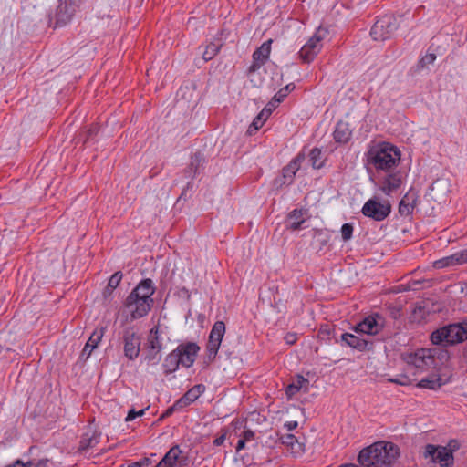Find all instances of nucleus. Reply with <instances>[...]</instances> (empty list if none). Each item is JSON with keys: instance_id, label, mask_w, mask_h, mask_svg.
<instances>
[{"instance_id": "f257e3e1", "label": "nucleus", "mask_w": 467, "mask_h": 467, "mask_svg": "<svg viewBox=\"0 0 467 467\" xmlns=\"http://www.w3.org/2000/svg\"><path fill=\"white\" fill-rule=\"evenodd\" d=\"M400 456L399 447L389 441H378L361 450L358 456L363 467H390Z\"/></svg>"}, {"instance_id": "f03ea898", "label": "nucleus", "mask_w": 467, "mask_h": 467, "mask_svg": "<svg viewBox=\"0 0 467 467\" xmlns=\"http://www.w3.org/2000/svg\"><path fill=\"white\" fill-rule=\"evenodd\" d=\"M155 286L151 279L147 278L140 282L130 292L124 302L132 320L145 317L153 306L152 296Z\"/></svg>"}, {"instance_id": "7ed1b4c3", "label": "nucleus", "mask_w": 467, "mask_h": 467, "mask_svg": "<svg viewBox=\"0 0 467 467\" xmlns=\"http://www.w3.org/2000/svg\"><path fill=\"white\" fill-rule=\"evenodd\" d=\"M368 162L377 171H390L400 161V150L389 142L372 146L367 154Z\"/></svg>"}, {"instance_id": "20e7f679", "label": "nucleus", "mask_w": 467, "mask_h": 467, "mask_svg": "<svg viewBox=\"0 0 467 467\" xmlns=\"http://www.w3.org/2000/svg\"><path fill=\"white\" fill-rule=\"evenodd\" d=\"M434 345H454L467 339V323H454L436 329L431 334Z\"/></svg>"}, {"instance_id": "39448f33", "label": "nucleus", "mask_w": 467, "mask_h": 467, "mask_svg": "<svg viewBox=\"0 0 467 467\" xmlns=\"http://www.w3.org/2000/svg\"><path fill=\"white\" fill-rule=\"evenodd\" d=\"M437 349L420 348L414 352L402 354V359L408 366L413 367L417 371L422 372L436 366L435 355Z\"/></svg>"}, {"instance_id": "423d86ee", "label": "nucleus", "mask_w": 467, "mask_h": 467, "mask_svg": "<svg viewBox=\"0 0 467 467\" xmlns=\"http://www.w3.org/2000/svg\"><path fill=\"white\" fill-rule=\"evenodd\" d=\"M422 456L428 463L433 464L431 467H452L454 464L451 450L444 446L427 444Z\"/></svg>"}, {"instance_id": "0eeeda50", "label": "nucleus", "mask_w": 467, "mask_h": 467, "mask_svg": "<svg viewBox=\"0 0 467 467\" xmlns=\"http://www.w3.org/2000/svg\"><path fill=\"white\" fill-rule=\"evenodd\" d=\"M398 28L397 20L392 16L379 18L370 30V36L375 41L389 39Z\"/></svg>"}, {"instance_id": "6e6552de", "label": "nucleus", "mask_w": 467, "mask_h": 467, "mask_svg": "<svg viewBox=\"0 0 467 467\" xmlns=\"http://www.w3.org/2000/svg\"><path fill=\"white\" fill-rule=\"evenodd\" d=\"M327 30L318 27L312 37L302 47L299 51V57L305 63L313 61L322 47V40L327 36Z\"/></svg>"}, {"instance_id": "1a4fd4ad", "label": "nucleus", "mask_w": 467, "mask_h": 467, "mask_svg": "<svg viewBox=\"0 0 467 467\" xmlns=\"http://www.w3.org/2000/svg\"><path fill=\"white\" fill-rule=\"evenodd\" d=\"M361 212L365 216L380 222L389 215L391 205L387 202H380L375 199H369L363 205Z\"/></svg>"}, {"instance_id": "9d476101", "label": "nucleus", "mask_w": 467, "mask_h": 467, "mask_svg": "<svg viewBox=\"0 0 467 467\" xmlns=\"http://www.w3.org/2000/svg\"><path fill=\"white\" fill-rule=\"evenodd\" d=\"M225 324L223 321H216L210 332L208 343L206 346L207 357L210 361L213 360L218 353L221 342L225 334Z\"/></svg>"}, {"instance_id": "9b49d317", "label": "nucleus", "mask_w": 467, "mask_h": 467, "mask_svg": "<svg viewBox=\"0 0 467 467\" xmlns=\"http://www.w3.org/2000/svg\"><path fill=\"white\" fill-rule=\"evenodd\" d=\"M124 355L129 359H135L140 351V337L132 327L123 331Z\"/></svg>"}, {"instance_id": "f8f14e48", "label": "nucleus", "mask_w": 467, "mask_h": 467, "mask_svg": "<svg viewBox=\"0 0 467 467\" xmlns=\"http://www.w3.org/2000/svg\"><path fill=\"white\" fill-rule=\"evenodd\" d=\"M382 317L379 315L369 316L354 327V331L367 335H376L383 328Z\"/></svg>"}, {"instance_id": "ddd939ff", "label": "nucleus", "mask_w": 467, "mask_h": 467, "mask_svg": "<svg viewBox=\"0 0 467 467\" xmlns=\"http://www.w3.org/2000/svg\"><path fill=\"white\" fill-rule=\"evenodd\" d=\"M200 348L195 343L181 344L175 349L180 354V363L185 368H190L197 356Z\"/></svg>"}, {"instance_id": "4468645a", "label": "nucleus", "mask_w": 467, "mask_h": 467, "mask_svg": "<svg viewBox=\"0 0 467 467\" xmlns=\"http://www.w3.org/2000/svg\"><path fill=\"white\" fill-rule=\"evenodd\" d=\"M160 462L165 467H183L188 463V457L182 455V450L176 445L171 447Z\"/></svg>"}, {"instance_id": "2eb2a0df", "label": "nucleus", "mask_w": 467, "mask_h": 467, "mask_svg": "<svg viewBox=\"0 0 467 467\" xmlns=\"http://www.w3.org/2000/svg\"><path fill=\"white\" fill-rule=\"evenodd\" d=\"M305 160L304 154H298L293 159L282 171V182L281 184H291L294 181V177L296 171L300 169L301 163Z\"/></svg>"}, {"instance_id": "dca6fc26", "label": "nucleus", "mask_w": 467, "mask_h": 467, "mask_svg": "<svg viewBox=\"0 0 467 467\" xmlns=\"http://www.w3.org/2000/svg\"><path fill=\"white\" fill-rule=\"evenodd\" d=\"M467 263V249L440 259L434 263L436 268H444Z\"/></svg>"}, {"instance_id": "f3484780", "label": "nucleus", "mask_w": 467, "mask_h": 467, "mask_svg": "<svg viewBox=\"0 0 467 467\" xmlns=\"http://www.w3.org/2000/svg\"><path fill=\"white\" fill-rule=\"evenodd\" d=\"M341 341L344 342L347 346H349L350 348H355L358 351L370 349L372 346L371 342H368L366 339L350 333L342 334Z\"/></svg>"}, {"instance_id": "a211bd4d", "label": "nucleus", "mask_w": 467, "mask_h": 467, "mask_svg": "<svg viewBox=\"0 0 467 467\" xmlns=\"http://www.w3.org/2000/svg\"><path fill=\"white\" fill-rule=\"evenodd\" d=\"M401 175L399 172L390 173L382 180L379 189L386 195H390L401 186Z\"/></svg>"}, {"instance_id": "6ab92c4d", "label": "nucleus", "mask_w": 467, "mask_h": 467, "mask_svg": "<svg viewBox=\"0 0 467 467\" xmlns=\"http://www.w3.org/2000/svg\"><path fill=\"white\" fill-rule=\"evenodd\" d=\"M204 389L205 387L202 384L193 386L176 401V406L183 408L190 405L201 396Z\"/></svg>"}, {"instance_id": "aec40b11", "label": "nucleus", "mask_w": 467, "mask_h": 467, "mask_svg": "<svg viewBox=\"0 0 467 467\" xmlns=\"http://www.w3.org/2000/svg\"><path fill=\"white\" fill-rule=\"evenodd\" d=\"M73 11L71 6L67 3L60 2L55 14L56 26L66 25L71 19Z\"/></svg>"}, {"instance_id": "412c9836", "label": "nucleus", "mask_w": 467, "mask_h": 467, "mask_svg": "<svg viewBox=\"0 0 467 467\" xmlns=\"http://www.w3.org/2000/svg\"><path fill=\"white\" fill-rule=\"evenodd\" d=\"M100 434L96 431H88L85 432L80 440L78 451H87L95 447L99 442Z\"/></svg>"}, {"instance_id": "4be33fe9", "label": "nucleus", "mask_w": 467, "mask_h": 467, "mask_svg": "<svg viewBox=\"0 0 467 467\" xmlns=\"http://www.w3.org/2000/svg\"><path fill=\"white\" fill-rule=\"evenodd\" d=\"M203 158L200 152L194 153L191 157V161L187 168L184 170V176L186 179H193L198 173V170L202 166Z\"/></svg>"}, {"instance_id": "5701e85b", "label": "nucleus", "mask_w": 467, "mask_h": 467, "mask_svg": "<svg viewBox=\"0 0 467 467\" xmlns=\"http://www.w3.org/2000/svg\"><path fill=\"white\" fill-rule=\"evenodd\" d=\"M103 330V328H100L99 330H95L89 337L81 354L82 356H85L86 358H88L90 356L91 352L97 348L98 344L101 340L104 335Z\"/></svg>"}, {"instance_id": "b1692460", "label": "nucleus", "mask_w": 467, "mask_h": 467, "mask_svg": "<svg viewBox=\"0 0 467 467\" xmlns=\"http://www.w3.org/2000/svg\"><path fill=\"white\" fill-rule=\"evenodd\" d=\"M333 135L337 142L347 143L350 140L351 130L348 123L339 121L336 126Z\"/></svg>"}, {"instance_id": "393cba45", "label": "nucleus", "mask_w": 467, "mask_h": 467, "mask_svg": "<svg viewBox=\"0 0 467 467\" xmlns=\"http://www.w3.org/2000/svg\"><path fill=\"white\" fill-rule=\"evenodd\" d=\"M180 363V354L176 353L175 349L171 352L163 361V368L165 374H170L176 371L179 368Z\"/></svg>"}, {"instance_id": "a878e982", "label": "nucleus", "mask_w": 467, "mask_h": 467, "mask_svg": "<svg viewBox=\"0 0 467 467\" xmlns=\"http://www.w3.org/2000/svg\"><path fill=\"white\" fill-rule=\"evenodd\" d=\"M272 40L264 42L253 54V59L265 64L269 57Z\"/></svg>"}, {"instance_id": "bb28decb", "label": "nucleus", "mask_w": 467, "mask_h": 467, "mask_svg": "<svg viewBox=\"0 0 467 467\" xmlns=\"http://www.w3.org/2000/svg\"><path fill=\"white\" fill-rule=\"evenodd\" d=\"M303 215L302 210H293L287 217L288 228L293 231L298 230L305 222Z\"/></svg>"}, {"instance_id": "cd10ccee", "label": "nucleus", "mask_w": 467, "mask_h": 467, "mask_svg": "<svg viewBox=\"0 0 467 467\" xmlns=\"http://www.w3.org/2000/svg\"><path fill=\"white\" fill-rule=\"evenodd\" d=\"M309 381L305 379L303 376H298L296 380L286 387L285 394L288 397H292L296 394L302 388H305V390H307Z\"/></svg>"}, {"instance_id": "c85d7f7f", "label": "nucleus", "mask_w": 467, "mask_h": 467, "mask_svg": "<svg viewBox=\"0 0 467 467\" xmlns=\"http://www.w3.org/2000/svg\"><path fill=\"white\" fill-rule=\"evenodd\" d=\"M147 346L149 348H152L153 350L161 351L162 341L159 334L158 327H154L150 329L148 336Z\"/></svg>"}, {"instance_id": "c756f323", "label": "nucleus", "mask_w": 467, "mask_h": 467, "mask_svg": "<svg viewBox=\"0 0 467 467\" xmlns=\"http://www.w3.org/2000/svg\"><path fill=\"white\" fill-rule=\"evenodd\" d=\"M270 115L271 109H264L253 120L252 124L248 128V133L252 134L253 130H259Z\"/></svg>"}, {"instance_id": "7c9ffc66", "label": "nucleus", "mask_w": 467, "mask_h": 467, "mask_svg": "<svg viewBox=\"0 0 467 467\" xmlns=\"http://www.w3.org/2000/svg\"><path fill=\"white\" fill-rule=\"evenodd\" d=\"M442 380L440 377H431L422 379L417 386L421 389H437L442 385Z\"/></svg>"}, {"instance_id": "2f4dec72", "label": "nucleus", "mask_w": 467, "mask_h": 467, "mask_svg": "<svg viewBox=\"0 0 467 467\" xmlns=\"http://www.w3.org/2000/svg\"><path fill=\"white\" fill-rule=\"evenodd\" d=\"M309 161L314 169H320L323 166L321 150L317 148L311 150L309 153Z\"/></svg>"}, {"instance_id": "473e14b6", "label": "nucleus", "mask_w": 467, "mask_h": 467, "mask_svg": "<svg viewBox=\"0 0 467 467\" xmlns=\"http://www.w3.org/2000/svg\"><path fill=\"white\" fill-rule=\"evenodd\" d=\"M295 89V84L290 83L279 89V91L274 96V101L276 103L282 102L287 95Z\"/></svg>"}, {"instance_id": "72a5a7b5", "label": "nucleus", "mask_w": 467, "mask_h": 467, "mask_svg": "<svg viewBox=\"0 0 467 467\" xmlns=\"http://www.w3.org/2000/svg\"><path fill=\"white\" fill-rule=\"evenodd\" d=\"M219 49H220V45L215 44V43H210L206 47L204 52L202 53V58L205 61H209V60L213 59L218 53Z\"/></svg>"}, {"instance_id": "f704fd0d", "label": "nucleus", "mask_w": 467, "mask_h": 467, "mask_svg": "<svg viewBox=\"0 0 467 467\" xmlns=\"http://www.w3.org/2000/svg\"><path fill=\"white\" fill-rule=\"evenodd\" d=\"M161 351L153 350L152 348H149L147 347V354L145 356V360L148 363L157 364L161 360Z\"/></svg>"}, {"instance_id": "c9c22d12", "label": "nucleus", "mask_w": 467, "mask_h": 467, "mask_svg": "<svg viewBox=\"0 0 467 467\" xmlns=\"http://www.w3.org/2000/svg\"><path fill=\"white\" fill-rule=\"evenodd\" d=\"M407 196H405L400 202L399 204V213L401 214V215H409L412 213L413 209H414V206L410 203H408L406 202L405 201V198Z\"/></svg>"}, {"instance_id": "e433bc0d", "label": "nucleus", "mask_w": 467, "mask_h": 467, "mask_svg": "<svg viewBox=\"0 0 467 467\" xmlns=\"http://www.w3.org/2000/svg\"><path fill=\"white\" fill-rule=\"evenodd\" d=\"M122 279V274L121 272H116L114 273L108 283V289H115L120 283Z\"/></svg>"}, {"instance_id": "4c0bfd02", "label": "nucleus", "mask_w": 467, "mask_h": 467, "mask_svg": "<svg viewBox=\"0 0 467 467\" xmlns=\"http://www.w3.org/2000/svg\"><path fill=\"white\" fill-rule=\"evenodd\" d=\"M436 59V55L433 53L426 54L419 61V67H426L431 64H433Z\"/></svg>"}, {"instance_id": "58836bf2", "label": "nucleus", "mask_w": 467, "mask_h": 467, "mask_svg": "<svg viewBox=\"0 0 467 467\" xmlns=\"http://www.w3.org/2000/svg\"><path fill=\"white\" fill-rule=\"evenodd\" d=\"M353 234V226L350 223H344L341 227L342 239L346 242L351 239Z\"/></svg>"}, {"instance_id": "ea45409f", "label": "nucleus", "mask_w": 467, "mask_h": 467, "mask_svg": "<svg viewBox=\"0 0 467 467\" xmlns=\"http://www.w3.org/2000/svg\"><path fill=\"white\" fill-rule=\"evenodd\" d=\"M389 381L400 386H407L410 384V379L405 375H401L394 379H389Z\"/></svg>"}, {"instance_id": "a19ab883", "label": "nucleus", "mask_w": 467, "mask_h": 467, "mask_svg": "<svg viewBox=\"0 0 467 467\" xmlns=\"http://www.w3.org/2000/svg\"><path fill=\"white\" fill-rule=\"evenodd\" d=\"M149 407L142 409L139 411H135L134 410H130L126 417V421H131L138 416H142L145 413V410H148Z\"/></svg>"}, {"instance_id": "79ce46f5", "label": "nucleus", "mask_w": 467, "mask_h": 467, "mask_svg": "<svg viewBox=\"0 0 467 467\" xmlns=\"http://www.w3.org/2000/svg\"><path fill=\"white\" fill-rule=\"evenodd\" d=\"M282 441L284 444L292 446L296 441V438L293 434H286L282 437Z\"/></svg>"}, {"instance_id": "37998d69", "label": "nucleus", "mask_w": 467, "mask_h": 467, "mask_svg": "<svg viewBox=\"0 0 467 467\" xmlns=\"http://www.w3.org/2000/svg\"><path fill=\"white\" fill-rule=\"evenodd\" d=\"M177 409H181L179 406H176V402L174 403L173 406L168 408L165 412L161 415V419L160 420H162L163 418L165 417H168L170 415H171L173 413V411Z\"/></svg>"}, {"instance_id": "c03bdc74", "label": "nucleus", "mask_w": 467, "mask_h": 467, "mask_svg": "<svg viewBox=\"0 0 467 467\" xmlns=\"http://www.w3.org/2000/svg\"><path fill=\"white\" fill-rule=\"evenodd\" d=\"M263 65H264V64H261V62H260V61H255V60H254V61H253V64H252V65L249 67V68H248V72H249V73H254V72H255L256 70H258V69L261 67V66H263Z\"/></svg>"}, {"instance_id": "a18cd8bd", "label": "nucleus", "mask_w": 467, "mask_h": 467, "mask_svg": "<svg viewBox=\"0 0 467 467\" xmlns=\"http://www.w3.org/2000/svg\"><path fill=\"white\" fill-rule=\"evenodd\" d=\"M225 439H226V432H223L220 436H218L216 439H214L213 444L215 446H220L224 442Z\"/></svg>"}, {"instance_id": "49530a36", "label": "nucleus", "mask_w": 467, "mask_h": 467, "mask_svg": "<svg viewBox=\"0 0 467 467\" xmlns=\"http://www.w3.org/2000/svg\"><path fill=\"white\" fill-rule=\"evenodd\" d=\"M138 465H140V467H149L150 464H151V461L150 458H143L141 459L140 461L139 462H136Z\"/></svg>"}, {"instance_id": "de8ad7c7", "label": "nucleus", "mask_w": 467, "mask_h": 467, "mask_svg": "<svg viewBox=\"0 0 467 467\" xmlns=\"http://www.w3.org/2000/svg\"><path fill=\"white\" fill-rule=\"evenodd\" d=\"M254 436V433L253 431L246 430V431H244V435H243L242 438L245 439V441H248L253 440Z\"/></svg>"}, {"instance_id": "09e8293b", "label": "nucleus", "mask_w": 467, "mask_h": 467, "mask_svg": "<svg viewBox=\"0 0 467 467\" xmlns=\"http://www.w3.org/2000/svg\"><path fill=\"white\" fill-rule=\"evenodd\" d=\"M298 423L297 421H287L285 423V427L287 429V431H293L297 427Z\"/></svg>"}, {"instance_id": "8fccbe9b", "label": "nucleus", "mask_w": 467, "mask_h": 467, "mask_svg": "<svg viewBox=\"0 0 467 467\" xmlns=\"http://www.w3.org/2000/svg\"><path fill=\"white\" fill-rule=\"evenodd\" d=\"M448 449L451 450V453L453 454V451L459 449V444L457 441H451L448 444Z\"/></svg>"}, {"instance_id": "3c124183", "label": "nucleus", "mask_w": 467, "mask_h": 467, "mask_svg": "<svg viewBox=\"0 0 467 467\" xmlns=\"http://www.w3.org/2000/svg\"><path fill=\"white\" fill-rule=\"evenodd\" d=\"M245 439H243L241 438L238 442H237V445H236V451H240L241 450H243L244 447H245Z\"/></svg>"}, {"instance_id": "603ef678", "label": "nucleus", "mask_w": 467, "mask_h": 467, "mask_svg": "<svg viewBox=\"0 0 467 467\" xmlns=\"http://www.w3.org/2000/svg\"><path fill=\"white\" fill-rule=\"evenodd\" d=\"M5 467H25V465L23 461L16 460L15 462L8 464Z\"/></svg>"}, {"instance_id": "864d4df0", "label": "nucleus", "mask_w": 467, "mask_h": 467, "mask_svg": "<svg viewBox=\"0 0 467 467\" xmlns=\"http://www.w3.org/2000/svg\"><path fill=\"white\" fill-rule=\"evenodd\" d=\"M285 340L288 344H293L296 341V337L293 334H288L285 337Z\"/></svg>"}, {"instance_id": "5fc2aeb1", "label": "nucleus", "mask_w": 467, "mask_h": 467, "mask_svg": "<svg viewBox=\"0 0 467 467\" xmlns=\"http://www.w3.org/2000/svg\"><path fill=\"white\" fill-rule=\"evenodd\" d=\"M275 104H277V103H276V102H275V101H274V99H272V101H271V102H269V103L267 104V106H266L265 109H271V110H272L273 109H275Z\"/></svg>"}, {"instance_id": "6e6d98bb", "label": "nucleus", "mask_w": 467, "mask_h": 467, "mask_svg": "<svg viewBox=\"0 0 467 467\" xmlns=\"http://www.w3.org/2000/svg\"><path fill=\"white\" fill-rule=\"evenodd\" d=\"M97 132V129L96 128H93V129H90L88 130V136H91L92 134L96 133Z\"/></svg>"}, {"instance_id": "4d7b16f0", "label": "nucleus", "mask_w": 467, "mask_h": 467, "mask_svg": "<svg viewBox=\"0 0 467 467\" xmlns=\"http://www.w3.org/2000/svg\"><path fill=\"white\" fill-rule=\"evenodd\" d=\"M114 289H108V286L105 288L104 290V295L106 296L107 294L110 295L112 293Z\"/></svg>"}, {"instance_id": "13d9d810", "label": "nucleus", "mask_w": 467, "mask_h": 467, "mask_svg": "<svg viewBox=\"0 0 467 467\" xmlns=\"http://www.w3.org/2000/svg\"><path fill=\"white\" fill-rule=\"evenodd\" d=\"M340 467H359L356 464H345V465H341Z\"/></svg>"}, {"instance_id": "bf43d9fd", "label": "nucleus", "mask_w": 467, "mask_h": 467, "mask_svg": "<svg viewBox=\"0 0 467 467\" xmlns=\"http://www.w3.org/2000/svg\"><path fill=\"white\" fill-rule=\"evenodd\" d=\"M24 465H25V467H31L32 466V462L28 461L27 462H24Z\"/></svg>"}, {"instance_id": "052dcab7", "label": "nucleus", "mask_w": 467, "mask_h": 467, "mask_svg": "<svg viewBox=\"0 0 467 467\" xmlns=\"http://www.w3.org/2000/svg\"><path fill=\"white\" fill-rule=\"evenodd\" d=\"M36 467H45V463L42 462H39Z\"/></svg>"}, {"instance_id": "680f3d73", "label": "nucleus", "mask_w": 467, "mask_h": 467, "mask_svg": "<svg viewBox=\"0 0 467 467\" xmlns=\"http://www.w3.org/2000/svg\"><path fill=\"white\" fill-rule=\"evenodd\" d=\"M155 467H165L161 462H160Z\"/></svg>"}, {"instance_id": "e2e57ef3", "label": "nucleus", "mask_w": 467, "mask_h": 467, "mask_svg": "<svg viewBox=\"0 0 467 467\" xmlns=\"http://www.w3.org/2000/svg\"><path fill=\"white\" fill-rule=\"evenodd\" d=\"M444 356H448V352H444V353L442 354V358H443Z\"/></svg>"}, {"instance_id": "0e129e2a", "label": "nucleus", "mask_w": 467, "mask_h": 467, "mask_svg": "<svg viewBox=\"0 0 467 467\" xmlns=\"http://www.w3.org/2000/svg\"><path fill=\"white\" fill-rule=\"evenodd\" d=\"M465 291H466V296H467V283L465 284Z\"/></svg>"}]
</instances>
